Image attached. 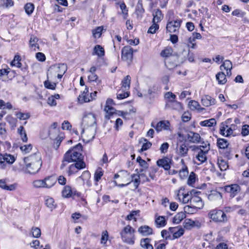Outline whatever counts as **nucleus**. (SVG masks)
<instances>
[{
	"instance_id": "864d4df0",
	"label": "nucleus",
	"mask_w": 249,
	"mask_h": 249,
	"mask_svg": "<svg viewBox=\"0 0 249 249\" xmlns=\"http://www.w3.org/2000/svg\"><path fill=\"white\" fill-rule=\"evenodd\" d=\"M16 117L20 120H26L28 119L30 117L29 113H23L21 112H16Z\"/></svg>"
},
{
	"instance_id": "79ce46f5",
	"label": "nucleus",
	"mask_w": 249,
	"mask_h": 249,
	"mask_svg": "<svg viewBox=\"0 0 249 249\" xmlns=\"http://www.w3.org/2000/svg\"><path fill=\"white\" fill-rule=\"evenodd\" d=\"M216 124V122L215 119L212 118L209 120H206L203 121H202L200 123V124L203 126H208L211 127L215 125Z\"/></svg>"
},
{
	"instance_id": "a878e982",
	"label": "nucleus",
	"mask_w": 249,
	"mask_h": 249,
	"mask_svg": "<svg viewBox=\"0 0 249 249\" xmlns=\"http://www.w3.org/2000/svg\"><path fill=\"white\" fill-rule=\"evenodd\" d=\"M38 41V38L34 35H31L29 41V46L31 49L36 51V48L38 50H40L39 45L37 43Z\"/></svg>"
},
{
	"instance_id": "72a5a7b5",
	"label": "nucleus",
	"mask_w": 249,
	"mask_h": 249,
	"mask_svg": "<svg viewBox=\"0 0 249 249\" xmlns=\"http://www.w3.org/2000/svg\"><path fill=\"white\" fill-rule=\"evenodd\" d=\"M181 162L183 165V167L179 172V176L182 179L186 177L189 173L188 168L186 165H185L184 161L183 159L181 160Z\"/></svg>"
},
{
	"instance_id": "a18cd8bd",
	"label": "nucleus",
	"mask_w": 249,
	"mask_h": 249,
	"mask_svg": "<svg viewBox=\"0 0 249 249\" xmlns=\"http://www.w3.org/2000/svg\"><path fill=\"white\" fill-rule=\"evenodd\" d=\"M140 142H143L142 145L140 150L141 152L147 150L150 147H151L152 145L151 142L148 141V140L145 138L142 139L140 141Z\"/></svg>"
},
{
	"instance_id": "ddd939ff",
	"label": "nucleus",
	"mask_w": 249,
	"mask_h": 249,
	"mask_svg": "<svg viewBox=\"0 0 249 249\" xmlns=\"http://www.w3.org/2000/svg\"><path fill=\"white\" fill-rule=\"evenodd\" d=\"M171 160L167 157L159 159L157 161L158 166L162 167L165 170H168L171 167Z\"/></svg>"
},
{
	"instance_id": "20e7f679",
	"label": "nucleus",
	"mask_w": 249,
	"mask_h": 249,
	"mask_svg": "<svg viewBox=\"0 0 249 249\" xmlns=\"http://www.w3.org/2000/svg\"><path fill=\"white\" fill-rule=\"evenodd\" d=\"M172 52L173 51L171 48H166L160 53V55L165 58V65L170 69L176 67L178 65L177 57L173 55Z\"/></svg>"
},
{
	"instance_id": "0e129e2a",
	"label": "nucleus",
	"mask_w": 249,
	"mask_h": 249,
	"mask_svg": "<svg viewBox=\"0 0 249 249\" xmlns=\"http://www.w3.org/2000/svg\"><path fill=\"white\" fill-rule=\"evenodd\" d=\"M196 181V174L191 172L187 180V184L190 186H193Z\"/></svg>"
},
{
	"instance_id": "f03ea898",
	"label": "nucleus",
	"mask_w": 249,
	"mask_h": 249,
	"mask_svg": "<svg viewBox=\"0 0 249 249\" xmlns=\"http://www.w3.org/2000/svg\"><path fill=\"white\" fill-rule=\"evenodd\" d=\"M67 70V66L65 64H57L51 66L48 70L47 76L51 78L57 77L61 79Z\"/></svg>"
},
{
	"instance_id": "f8f14e48",
	"label": "nucleus",
	"mask_w": 249,
	"mask_h": 249,
	"mask_svg": "<svg viewBox=\"0 0 249 249\" xmlns=\"http://www.w3.org/2000/svg\"><path fill=\"white\" fill-rule=\"evenodd\" d=\"M181 23L180 19L169 21L167 24L166 30L170 33H176L179 29Z\"/></svg>"
},
{
	"instance_id": "a211bd4d",
	"label": "nucleus",
	"mask_w": 249,
	"mask_h": 249,
	"mask_svg": "<svg viewBox=\"0 0 249 249\" xmlns=\"http://www.w3.org/2000/svg\"><path fill=\"white\" fill-rule=\"evenodd\" d=\"M76 195H78V192L76 191H73L71 189L70 186H66L62 192V196L66 198H69L73 196Z\"/></svg>"
},
{
	"instance_id": "c756f323",
	"label": "nucleus",
	"mask_w": 249,
	"mask_h": 249,
	"mask_svg": "<svg viewBox=\"0 0 249 249\" xmlns=\"http://www.w3.org/2000/svg\"><path fill=\"white\" fill-rule=\"evenodd\" d=\"M197 193H198V192L194 189L190 192V195H189L188 193L185 194L182 193V202L183 203H187L190 201V203L191 204V198L192 196Z\"/></svg>"
},
{
	"instance_id": "2f4dec72",
	"label": "nucleus",
	"mask_w": 249,
	"mask_h": 249,
	"mask_svg": "<svg viewBox=\"0 0 249 249\" xmlns=\"http://www.w3.org/2000/svg\"><path fill=\"white\" fill-rule=\"evenodd\" d=\"M93 55H97L98 57H102L105 55V51L104 48L100 45H96L94 46Z\"/></svg>"
},
{
	"instance_id": "0eeeda50",
	"label": "nucleus",
	"mask_w": 249,
	"mask_h": 249,
	"mask_svg": "<svg viewBox=\"0 0 249 249\" xmlns=\"http://www.w3.org/2000/svg\"><path fill=\"white\" fill-rule=\"evenodd\" d=\"M220 189L221 191H224L225 193H229L230 198H232L240 192L241 187L237 184H232L220 187Z\"/></svg>"
},
{
	"instance_id": "4d7b16f0",
	"label": "nucleus",
	"mask_w": 249,
	"mask_h": 249,
	"mask_svg": "<svg viewBox=\"0 0 249 249\" xmlns=\"http://www.w3.org/2000/svg\"><path fill=\"white\" fill-rule=\"evenodd\" d=\"M45 183L44 179L36 180L33 182V185L35 188H45Z\"/></svg>"
},
{
	"instance_id": "052dcab7",
	"label": "nucleus",
	"mask_w": 249,
	"mask_h": 249,
	"mask_svg": "<svg viewBox=\"0 0 249 249\" xmlns=\"http://www.w3.org/2000/svg\"><path fill=\"white\" fill-rule=\"evenodd\" d=\"M45 203L46 206L51 209L54 208V201L52 197H46L45 199Z\"/></svg>"
},
{
	"instance_id": "423d86ee",
	"label": "nucleus",
	"mask_w": 249,
	"mask_h": 249,
	"mask_svg": "<svg viewBox=\"0 0 249 249\" xmlns=\"http://www.w3.org/2000/svg\"><path fill=\"white\" fill-rule=\"evenodd\" d=\"M96 120L95 116L93 113H89L84 115L82 120V125L83 126V131L84 135L89 132V127L95 128Z\"/></svg>"
},
{
	"instance_id": "9b49d317",
	"label": "nucleus",
	"mask_w": 249,
	"mask_h": 249,
	"mask_svg": "<svg viewBox=\"0 0 249 249\" xmlns=\"http://www.w3.org/2000/svg\"><path fill=\"white\" fill-rule=\"evenodd\" d=\"M188 151L189 148L188 144L185 142L179 143L177 145L176 152L180 157H185L187 156Z\"/></svg>"
},
{
	"instance_id": "2eb2a0df",
	"label": "nucleus",
	"mask_w": 249,
	"mask_h": 249,
	"mask_svg": "<svg viewBox=\"0 0 249 249\" xmlns=\"http://www.w3.org/2000/svg\"><path fill=\"white\" fill-rule=\"evenodd\" d=\"M166 107L178 111H180L182 109L181 104L176 101L175 99L169 100L166 104Z\"/></svg>"
},
{
	"instance_id": "7c9ffc66",
	"label": "nucleus",
	"mask_w": 249,
	"mask_h": 249,
	"mask_svg": "<svg viewBox=\"0 0 249 249\" xmlns=\"http://www.w3.org/2000/svg\"><path fill=\"white\" fill-rule=\"evenodd\" d=\"M153 22L158 23L160 22L163 18V15L160 9H156L153 14Z\"/></svg>"
},
{
	"instance_id": "393cba45",
	"label": "nucleus",
	"mask_w": 249,
	"mask_h": 249,
	"mask_svg": "<svg viewBox=\"0 0 249 249\" xmlns=\"http://www.w3.org/2000/svg\"><path fill=\"white\" fill-rule=\"evenodd\" d=\"M208 151L209 148L205 150H202L200 149V150L198 152V154L196 156V159L200 161V163L198 164L202 163L207 160L206 154L208 153Z\"/></svg>"
},
{
	"instance_id": "bf43d9fd",
	"label": "nucleus",
	"mask_w": 249,
	"mask_h": 249,
	"mask_svg": "<svg viewBox=\"0 0 249 249\" xmlns=\"http://www.w3.org/2000/svg\"><path fill=\"white\" fill-rule=\"evenodd\" d=\"M188 106L192 110L198 109L200 107L199 103L195 100H192L189 102Z\"/></svg>"
},
{
	"instance_id": "58836bf2",
	"label": "nucleus",
	"mask_w": 249,
	"mask_h": 249,
	"mask_svg": "<svg viewBox=\"0 0 249 249\" xmlns=\"http://www.w3.org/2000/svg\"><path fill=\"white\" fill-rule=\"evenodd\" d=\"M151 239L148 238L142 239L141 240V246L145 249H153V247L150 244Z\"/></svg>"
},
{
	"instance_id": "5fc2aeb1",
	"label": "nucleus",
	"mask_w": 249,
	"mask_h": 249,
	"mask_svg": "<svg viewBox=\"0 0 249 249\" xmlns=\"http://www.w3.org/2000/svg\"><path fill=\"white\" fill-rule=\"evenodd\" d=\"M103 175V172L102 171V169L98 168L95 171L94 175V180L96 182V183H95L96 185H97V182L101 178Z\"/></svg>"
},
{
	"instance_id": "6e6552de",
	"label": "nucleus",
	"mask_w": 249,
	"mask_h": 249,
	"mask_svg": "<svg viewBox=\"0 0 249 249\" xmlns=\"http://www.w3.org/2000/svg\"><path fill=\"white\" fill-rule=\"evenodd\" d=\"M210 218L215 222H223L227 221V217L221 210H213L209 213Z\"/></svg>"
},
{
	"instance_id": "3c124183",
	"label": "nucleus",
	"mask_w": 249,
	"mask_h": 249,
	"mask_svg": "<svg viewBox=\"0 0 249 249\" xmlns=\"http://www.w3.org/2000/svg\"><path fill=\"white\" fill-rule=\"evenodd\" d=\"M129 95V93L127 91H124V90L122 89L117 93V98L119 100H122L127 98Z\"/></svg>"
},
{
	"instance_id": "4468645a",
	"label": "nucleus",
	"mask_w": 249,
	"mask_h": 249,
	"mask_svg": "<svg viewBox=\"0 0 249 249\" xmlns=\"http://www.w3.org/2000/svg\"><path fill=\"white\" fill-rule=\"evenodd\" d=\"M97 93V91H94L93 93H91L90 95L89 94L80 95L78 98V101L81 104L89 102L94 99Z\"/></svg>"
},
{
	"instance_id": "c03bdc74",
	"label": "nucleus",
	"mask_w": 249,
	"mask_h": 249,
	"mask_svg": "<svg viewBox=\"0 0 249 249\" xmlns=\"http://www.w3.org/2000/svg\"><path fill=\"white\" fill-rule=\"evenodd\" d=\"M217 164L221 171H225L228 168V163L226 160L222 158H218Z\"/></svg>"
},
{
	"instance_id": "774afa93",
	"label": "nucleus",
	"mask_w": 249,
	"mask_h": 249,
	"mask_svg": "<svg viewBox=\"0 0 249 249\" xmlns=\"http://www.w3.org/2000/svg\"><path fill=\"white\" fill-rule=\"evenodd\" d=\"M139 163L140 166L142 167V168L140 169L139 172L143 173V172L145 171L148 168L147 163L146 161L143 160H141V162H140Z\"/></svg>"
},
{
	"instance_id": "603ef678",
	"label": "nucleus",
	"mask_w": 249,
	"mask_h": 249,
	"mask_svg": "<svg viewBox=\"0 0 249 249\" xmlns=\"http://www.w3.org/2000/svg\"><path fill=\"white\" fill-rule=\"evenodd\" d=\"M34 8V5L32 3H27L24 6L25 12L28 15H30L32 14Z\"/></svg>"
},
{
	"instance_id": "338daca9",
	"label": "nucleus",
	"mask_w": 249,
	"mask_h": 249,
	"mask_svg": "<svg viewBox=\"0 0 249 249\" xmlns=\"http://www.w3.org/2000/svg\"><path fill=\"white\" fill-rule=\"evenodd\" d=\"M159 26L156 22H153L152 25L150 27L148 30V33L155 34L156 31L159 29Z\"/></svg>"
},
{
	"instance_id": "1a4fd4ad",
	"label": "nucleus",
	"mask_w": 249,
	"mask_h": 249,
	"mask_svg": "<svg viewBox=\"0 0 249 249\" xmlns=\"http://www.w3.org/2000/svg\"><path fill=\"white\" fill-rule=\"evenodd\" d=\"M86 167V163L84 161H81V162H77L75 163H73L70 165L67 173L69 176H71L73 174L77 173L79 170L83 169Z\"/></svg>"
},
{
	"instance_id": "c9c22d12",
	"label": "nucleus",
	"mask_w": 249,
	"mask_h": 249,
	"mask_svg": "<svg viewBox=\"0 0 249 249\" xmlns=\"http://www.w3.org/2000/svg\"><path fill=\"white\" fill-rule=\"evenodd\" d=\"M198 224V222H195L190 219H186L183 222L184 227L188 229L197 226Z\"/></svg>"
},
{
	"instance_id": "09e8293b",
	"label": "nucleus",
	"mask_w": 249,
	"mask_h": 249,
	"mask_svg": "<svg viewBox=\"0 0 249 249\" xmlns=\"http://www.w3.org/2000/svg\"><path fill=\"white\" fill-rule=\"evenodd\" d=\"M223 68L226 71L232 70V65L231 62L229 60H225L223 63L220 66V69L223 70Z\"/></svg>"
},
{
	"instance_id": "ea45409f",
	"label": "nucleus",
	"mask_w": 249,
	"mask_h": 249,
	"mask_svg": "<svg viewBox=\"0 0 249 249\" xmlns=\"http://www.w3.org/2000/svg\"><path fill=\"white\" fill-rule=\"evenodd\" d=\"M156 89L155 88V86H153V89L151 88H148V89H144L142 90V92H143V97L145 98H148L150 100H151L152 95L153 94L155 93Z\"/></svg>"
},
{
	"instance_id": "a19ab883",
	"label": "nucleus",
	"mask_w": 249,
	"mask_h": 249,
	"mask_svg": "<svg viewBox=\"0 0 249 249\" xmlns=\"http://www.w3.org/2000/svg\"><path fill=\"white\" fill-rule=\"evenodd\" d=\"M186 217L185 213H178L173 218V222L176 224H179Z\"/></svg>"
},
{
	"instance_id": "39448f33",
	"label": "nucleus",
	"mask_w": 249,
	"mask_h": 249,
	"mask_svg": "<svg viewBox=\"0 0 249 249\" xmlns=\"http://www.w3.org/2000/svg\"><path fill=\"white\" fill-rule=\"evenodd\" d=\"M82 148V145L80 143H78L74 147L69 150L65 154L66 158H68L71 162H77L83 161V156L81 153Z\"/></svg>"
},
{
	"instance_id": "f257e3e1",
	"label": "nucleus",
	"mask_w": 249,
	"mask_h": 249,
	"mask_svg": "<svg viewBox=\"0 0 249 249\" xmlns=\"http://www.w3.org/2000/svg\"><path fill=\"white\" fill-rule=\"evenodd\" d=\"M25 172L31 174L37 173L40 169L42 162L39 154L35 153L24 159Z\"/></svg>"
},
{
	"instance_id": "4c0bfd02",
	"label": "nucleus",
	"mask_w": 249,
	"mask_h": 249,
	"mask_svg": "<svg viewBox=\"0 0 249 249\" xmlns=\"http://www.w3.org/2000/svg\"><path fill=\"white\" fill-rule=\"evenodd\" d=\"M229 143L227 140L223 138H219L217 140V145L220 149L227 148Z\"/></svg>"
},
{
	"instance_id": "13d9d810",
	"label": "nucleus",
	"mask_w": 249,
	"mask_h": 249,
	"mask_svg": "<svg viewBox=\"0 0 249 249\" xmlns=\"http://www.w3.org/2000/svg\"><path fill=\"white\" fill-rule=\"evenodd\" d=\"M14 2L12 0H0V6L2 7L7 8L12 6Z\"/></svg>"
},
{
	"instance_id": "6ab92c4d",
	"label": "nucleus",
	"mask_w": 249,
	"mask_h": 249,
	"mask_svg": "<svg viewBox=\"0 0 249 249\" xmlns=\"http://www.w3.org/2000/svg\"><path fill=\"white\" fill-rule=\"evenodd\" d=\"M188 140L192 143H198L200 140V135L193 131H190L187 135Z\"/></svg>"
},
{
	"instance_id": "bb28decb",
	"label": "nucleus",
	"mask_w": 249,
	"mask_h": 249,
	"mask_svg": "<svg viewBox=\"0 0 249 249\" xmlns=\"http://www.w3.org/2000/svg\"><path fill=\"white\" fill-rule=\"evenodd\" d=\"M95 128H89V132L85 135H84L83 131L82 130V137L85 138L84 140L87 142L92 141L95 135Z\"/></svg>"
},
{
	"instance_id": "f704fd0d",
	"label": "nucleus",
	"mask_w": 249,
	"mask_h": 249,
	"mask_svg": "<svg viewBox=\"0 0 249 249\" xmlns=\"http://www.w3.org/2000/svg\"><path fill=\"white\" fill-rule=\"evenodd\" d=\"M226 76V75L223 72H219L216 74L215 77L219 84L224 85L227 82Z\"/></svg>"
},
{
	"instance_id": "473e14b6",
	"label": "nucleus",
	"mask_w": 249,
	"mask_h": 249,
	"mask_svg": "<svg viewBox=\"0 0 249 249\" xmlns=\"http://www.w3.org/2000/svg\"><path fill=\"white\" fill-rule=\"evenodd\" d=\"M16 184L7 185L4 179L0 180V187L3 189L9 191H13L16 189Z\"/></svg>"
},
{
	"instance_id": "37998d69",
	"label": "nucleus",
	"mask_w": 249,
	"mask_h": 249,
	"mask_svg": "<svg viewBox=\"0 0 249 249\" xmlns=\"http://www.w3.org/2000/svg\"><path fill=\"white\" fill-rule=\"evenodd\" d=\"M18 133L20 135L21 140L23 142H27L28 140L26 131L23 126H20L18 129Z\"/></svg>"
},
{
	"instance_id": "cd10ccee",
	"label": "nucleus",
	"mask_w": 249,
	"mask_h": 249,
	"mask_svg": "<svg viewBox=\"0 0 249 249\" xmlns=\"http://www.w3.org/2000/svg\"><path fill=\"white\" fill-rule=\"evenodd\" d=\"M45 180V187L46 188H50L53 187L56 182V178L53 176L48 177L44 179Z\"/></svg>"
},
{
	"instance_id": "b1692460",
	"label": "nucleus",
	"mask_w": 249,
	"mask_h": 249,
	"mask_svg": "<svg viewBox=\"0 0 249 249\" xmlns=\"http://www.w3.org/2000/svg\"><path fill=\"white\" fill-rule=\"evenodd\" d=\"M208 198L211 201L221 200L222 199V195L219 192L213 190L208 195Z\"/></svg>"
},
{
	"instance_id": "4be33fe9",
	"label": "nucleus",
	"mask_w": 249,
	"mask_h": 249,
	"mask_svg": "<svg viewBox=\"0 0 249 249\" xmlns=\"http://www.w3.org/2000/svg\"><path fill=\"white\" fill-rule=\"evenodd\" d=\"M202 105L205 107H209L216 103L215 100L209 95H204L201 98Z\"/></svg>"
},
{
	"instance_id": "8fccbe9b",
	"label": "nucleus",
	"mask_w": 249,
	"mask_h": 249,
	"mask_svg": "<svg viewBox=\"0 0 249 249\" xmlns=\"http://www.w3.org/2000/svg\"><path fill=\"white\" fill-rule=\"evenodd\" d=\"M155 223L157 227L158 228L163 227L166 225V221L164 217L162 216H160L157 217L155 220Z\"/></svg>"
},
{
	"instance_id": "dca6fc26",
	"label": "nucleus",
	"mask_w": 249,
	"mask_h": 249,
	"mask_svg": "<svg viewBox=\"0 0 249 249\" xmlns=\"http://www.w3.org/2000/svg\"><path fill=\"white\" fill-rule=\"evenodd\" d=\"M138 173L139 175L134 174L131 176L130 175V181L133 182V184L136 189L138 188L140 184V178H142L143 176H144L143 173L139 172Z\"/></svg>"
},
{
	"instance_id": "5701e85b",
	"label": "nucleus",
	"mask_w": 249,
	"mask_h": 249,
	"mask_svg": "<svg viewBox=\"0 0 249 249\" xmlns=\"http://www.w3.org/2000/svg\"><path fill=\"white\" fill-rule=\"evenodd\" d=\"M138 231L142 236H148L153 233L152 229L147 225L141 226L139 228Z\"/></svg>"
},
{
	"instance_id": "c85d7f7f",
	"label": "nucleus",
	"mask_w": 249,
	"mask_h": 249,
	"mask_svg": "<svg viewBox=\"0 0 249 249\" xmlns=\"http://www.w3.org/2000/svg\"><path fill=\"white\" fill-rule=\"evenodd\" d=\"M90 178V173L89 171H85L82 173L81 176L77 178V179H81L83 182V184L85 183V182H87V184L89 186L91 185V183H90L89 181V179Z\"/></svg>"
},
{
	"instance_id": "f3484780",
	"label": "nucleus",
	"mask_w": 249,
	"mask_h": 249,
	"mask_svg": "<svg viewBox=\"0 0 249 249\" xmlns=\"http://www.w3.org/2000/svg\"><path fill=\"white\" fill-rule=\"evenodd\" d=\"M157 132L161 131L162 129H170V123L168 121H160L158 122L155 126Z\"/></svg>"
},
{
	"instance_id": "e2e57ef3",
	"label": "nucleus",
	"mask_w": 249,
	"mask_h": 249,
	"mask_svg": "<svg viewBox=\"0 0 249 249\" xmlns=\"http://www.w3.org/2000/svg\"><path fill=\"white\" fill-rule=\"evenodd\" d=\"M102 31H103V28L102 27H98L95 29L93 30H92V34H93V36L95 38L100 37L101 35Z\"/></svg>"
},
{
	"instance_id": "aec40b11",
	"label": "nucleus",
	"mask_w": 249,
	"mask_h": 249,
	"mask_svg": "<svg viewBox=\"0 0 249 249\" xmlns=\"http://www.w3.org/2000/svg\"><path fill=\"white\" fill-rule=\"evenodd\" d=\"M15 160L14 157L10 154H0V164H3L6 162L9 164H12Z\"/></svg>"
},
{
	"instance_id": "680f3d73",
	"label": "nucleus",
	"mask_w": 249,
	"mask_h": 249,
	"mask_svg": "<svg viewBox=\"0 0 249 249\" xmlns=\"http://www.w3.org/2000/svg\"><path fill=\"white\" fill-rule=\"evenodd\" d=\"M32 236L35 238H38L41 235V231L39 228L33 227L32 229Z\"/></svg>"
},
{
	"instance_id": "69168bd1",
	"label": "nucleus",
	"mask_w": 249,
	"mask_h": 249,
	"mask_svg": "<svg viewBox=\"0 0 249 249\" xmlns=\"http://www.w3.org/2000/svg\"><path fill=\"white\" fill-rule=\"evenodd\" d=\"M57 123L55 122L51 126L49 130V136L51 139H53V137L52 135V133L57 132V129L56 127H57Z\"/></svg>"
},
{
	"instance_id": "49530a36",
	"label": "nucleus",
	"mask_w": 249,
	"mask_h": 249,
	"mask_svg": "<svg viewBox=\"0 0 249 249\" xmlns=\"http://www.w3.org/2000/svg\"><path fill=\"white\" fill-rule=\"evenodd\" d=\"M191 205L192 206L186 205L184 207V211L185 213H187L188 214H193L197 212L198 208L196 207L195 205Z\"/></svg>"
},
{
	"instance_id": "9d476101",
	"label": "nucleus",
	"mask_w": 249,
	"mask_h": 249,
	"mask_svg": "<svg viewBox=\"0 0 249 249\" xmlns=\"http://www.w3.org/2000/svg\"><path fill=\"white\" fill-rule=\"evenodd\" d=\"M133 50L129 46H124L122 50V59L130 62L133 58Z\"/></svg>"
},
{
	"instance_id": "412c9836",
	"label": "nucleus",
	"mask_w": 249,
	"mask_h": 249,
	"mask_svg": "<svg viewBox=\"0 0 249 249\" xmlns=\"http://www.w3.org/2000/svg\"><path fill=\"white\" fill-rule=\"evenodd\" d=\"M192 196L191 198V205H195L196 207L198 208L199 209L202 208L204 206V203L200 197L196 196Z\"/></svg>"
},
{
	"instance_id": "6e6d98bb",
	"label": "nucleus",
	"mask_w": 249,
	"mask_h": 249,
	"mask_svg": "<svg viewBox=\"0 0 249 249\" xmlns=\"http://www.w3.org/2000/svg\"><path fill=\"white\" fill-rule=\"evenodd\" d=\"M130 174L126 171L122 170L120 172V174H116L114 175V178L117 179L120 177L121 178H129Z\"/></svg>"
},
{
	"instance_id": "7ed1b4c3",
	"label": "nucleus",
	"mask_w": 249,
	"mask_h": 249,
	"mask_svg": "<svg viewBox=\"0 0 249 249\" xmlns=\"http://www.w3.org/2000/svg\"><path fill=\"white\" fill-rule=\"evenodd\" d=\"M135 229L129 225L124 227L120 232L123 242L129 245H134L135 240Z\"/></svg>"
},
{
	"instance_id": "e433bc0d",
	"label": "nucleus",
	"mask_w": 249,
	"mask_h": 249,
	"mask_svg": "<svg viewBox=\"0 0 249 249\" xmlns=\"http://www.w3.org/2000/svg\"><path fill=\"white\" fill-rule=\"evenodd\" d=\"M131 82V77L129 75L126 76L122 81V88L124 90L129 89Z\"/></svg>"
},
{
	"instance_id": "de8ad7c7",
	"label": "nucleus",
	"mask_w": 249,
	"mask_h": 249,
	"mask_svg": "<svg viewBox=\"0 0 249 249\" xmlns=\"http://www.w3.org/2000/svg\"><path fill=\"white\" fill-rule=\"evenodd\" d=\"M20 61V56L18 55H16L13 61L11 62V65L12 66H16L18 68H20L22 66Z\"/></svg>"
}]
</instances>
